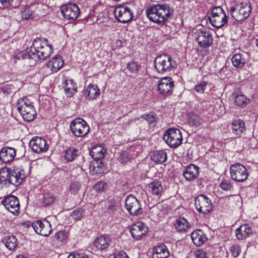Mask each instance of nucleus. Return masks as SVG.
Wrapping results in <instances>:
<instances>
[{"label":"nucleus","mask_w":258,"mask_h":258,"mask_svg":"<svg viewBox=\"0 0 258 258\" xmlns=\"http://www.w3.org/2000/svg\"><path fill=\"white\" fill-rule=\"evenodd\" d=\"M234 101L237 106L241 107L245 106L250 102L249 99L241 91H237L235 94Z\"/></svg>","instance_id":"nucleus-34"},{"label":"nucleus","mask_w":258,"mask_h":258,"mask_svg":"<svg viewBox=\"0 0 258 258\" xmlns=\"http://www.w3.org/2000/svg\"><path fill=\"white\" fill-rule=\"evenodd\" d=\"M148 228L145 224L141 222H137L133 224L130 228L132 237L136 239H141L147 232Z\"/></svg>","instance_id":"nucleus-18"},{"label":"nucleus","mask_w":258,"mask_h":258,"mask_svg":"<svg viewBox=\"0 0 258 258\" xmlns=\"http://www.w3.org/2000/svg\"><path fill=\"white\" fill-rule=\"evenodd\" d=\"M251 11V5L248 2H243L235 7H232L229 10L231 16L237 21H241L247 18Z\"/></svg>","instance_id":"nucleus-4"},{"label":"nucleus","mask_w":258,"mask_h":258,"mask_svg":"<svg viewBox=\"0 0 258 258\" xmlns=\"http://www.w3.org/2000/svg\"><path fill=\"white\" fill-rule=\"evenodd\" d=\"M90 172L92 175H100L103 173V170L101 167H98L94 162L89 166Z\"/></svg>","instance_id":"nucleus-48"},{"label":"nucleus","mask_w":258,"mask_h":258,"mask_svg":"<svg viewBox=\"0 0 258 258\" xmlns=\"http://www.w3.org/2000/svg\"><path fill=\"white\" fill-rule=\"evenodd\" d=\"M84 95L88 100H94L100 95V91L96 84H90L84 90Z\"/></svg>","instance_id":"nucleus-20"},{"label":"nucleus","mask_w":258,"mask_h":258,"mask_svg":"<svg viewBox=\"0 0 258 258\" xmlns=\"http://www.w3.org/2000/svg\"><path fill=\"white\" fill-rule=\"evenodd\" d=\"M190 121H192V123L195 125H198L201 123L200 119L196 115H192L190 117Z\"/></svg>","instance_id":"nucleus-60"},{"label":"nucleus","mask_w":258,"mask_h":258,"mask_svg":"<svg viewBox=\"0 0 258 258\" xmlns=\"http://www.w3.org/2000/svg\"><path fill=\"white\" fill-rule=\"evenodd\" d=\"M6 247L10 250H14L18 245V240L14 235L6 236L2 239Z\"/></svg>","instance_id":"nucleus-36"},{"label":"nucleus","mask_w":258,"mask_h":258,"mask_svg":"<svg viewBox=\"0 0 258 258\" xmlns=\"http://www.w3.org/2000/svg\"><path fill=\"white\" fill-rule=\"evenodd\" d=\"M9 169L4 168L0 170V184L2 186L9 185Z\"/></svg>","instance_id":"nucleus-40"},{"label":"nucleus","mask_w":258,"mask_h":258,"mask_svg":"<svg viewBox=\"0 0 258 258\" xmlns=\"http://www.w3.org/2000/svg\"><path fill=\"white\" fill-rule=\"evenodd\" d=\"M106 150L101 146H96L92 149L91 155L95 160H100L106 155Z\"/></svg>","instance_id":"nucleus-37"},{"label":"nucleus","mask_w":258,"mask_h":258,"mask_svg":"<svg viewBox=\"0 0 258 258\" xmlns=\"http://www.w3.org/2000/svg\"><path fill=\"white\" fill-rule=\"evenodd\" d=\"M149 191L154 195L159 197L163 191L161 182L159 181H154L149 184Z\"/></svg>","instance_id":"nucleus-35"},{"label":"nucleus","mask_w":258,"mask_h":258,"mask_svg":"<svg viewBox=\"0 0 258 258\" xmlns=\"http://www.w3.org/2000/svg\"><path fill=\"white\" fill-rule=\"evenodd\" d=\"M150 158L156 164H162L167 159V153L163 150H158L151 154Z\"/></svg>","instance_id":"nucleus-28"},{"label":"nucleus","mask_w":258,"mask_h":258,"mask_svg":"<svg viewBox=\"0 0 258 258\" xmlns=\"http://www.w3.org/2000/svg\"><path fill=\"white\" fill-rule=\"evenodd\" d=\"M175 229L180 232H187L190 228V225L187 220L183 217L179 218L174 224Z\"/></svg>","instance_id":"nucleus-33"},{"label":"nucleus","mask_w":258,"mask_h":258,"mask_svg":"<svg viewBox=\"0 0 258 258\" xmlns=\"http://www.w3.org/2000/svg\"><path fill=\"white\" fill-rule=\"evenodd\" d=\"M95 163V165L97 166H98V167H101L102 170H103V173L104 172L105 169H104V165L101 160H95V162H94Z\"/></svg>","instance_id":"nucleus-61"},{"label":"nucleus","mask_w":258,"mask_h":258,"mask_svg":"<svg viewBox=\"0 0 258 258\" xmlns=\"http://www.w3.org/2000/svg\"><path fill=\"white\" fill-rule=\"evenodd\" d=\"M111 242L109 236L103 235L98 237L95 240L94 244L99 250H104L108 247Z\"/></svg>","instance_id":"nucleus-24"},{"label":"nucleus","mask_w":258,"mask_h":258,"mask_svg":"<svg viewBox=\"0 0 258 258\" xmlns=\"http://www.w3.org/2000/svg\"><path fill=\"white\" fill-rule=\"evenodd\" d=\"M195 205L199 213L207 215L213 210L211 200L206 196L200 195L195 199Z\"/></svg>","instance_id":"nucleus-8"},{"label":"nucleus","mask_w":258,"mask_h":258,"mask_svg":"<svg viewBox=\"0 0 258 258\" xmlns=\"http://www.w3.org/2000/svg\"><path fill=\"white\" fill-rule=\"evenodd\" d=\"M32 15V11L29 7H25L21 11V17L23 19H29Z\"/></svg>","instance_id":"nucleus-56"},{"label":"nucleus","mask_w":258,"mask_h":258,"mask_svg":"<svg viewBox=\"0 0 258 258\" xmlns=\"http://www.w3.org/2000/svg\"><path fill=\"white\" fill-rule=\"evenodd\" d=\"M113 258H129L126 253L123 251H120L114 255Z\"/></svg>","instance_id":"nucleus-59"},{"label":"nucleus","mask_w":258,"mask_h":258,"mask_svg":"<svg viewBox=\"0 0 258 258\" xmlns=\"http://www.w3.org/2000/svg\"><path fill=\"white\" fill-rule=\"evenodd\" d=\"M141 118L146 120L149 124L155 122L157 119V116L154 113L143 114Z\"/></svg>","instance_id":"nucleus-50"},{"label":"nucleus","mask_w":258,"mask_h":258,"mask_svg":"<svg viewBox=\"0 0 258 258\" xmlns=\"http://www.w3.org/2000/svg\"><path fill=\"white\" fill-rule=\"evenodd\" d=\"M47 40L43 41L40 38L35 39L31 48L25 50V58L37 60L45 59L49 57L52 52L51 46L47 44Z\"/></svg>","instance_id":"nucleus-2"},{"label":"nucleus","mask_w":258,"mask_h":258,"mask_svg":"<svg viewBox=\"0 0 258 258\" xmlns=\"http://www.w3.org/2000/svg\"><path fill=\"white\" fill-rule=\"evenodd\" d=\"M80 151L74 148L70 147L65 151L64 159L68 162L75 160L80 154Z\"/></svg>","instance_id":"nucleus-38"},{"label":"nucleus","mask_w":258,"mask_h":258,"mask_svg":"<svg viewBox=\"0 0 258 258\" xmlns=\"http://www.w3.org/2000/svg\"><path fill=\"white\" fill-rule=\"evenodd\" d=\"M2 5L5 8L12 7L17 8L20 5V0H0Z\"/></svg>","instance_id":"nucleus-41"},{"label":"nucleus","mask_w":258,"mask_h":258,"mask_svg":"<svg viewBox=\"0 0 258 258\" xmlns=\"http://www.w3.org/2000/svg\"><path fill=\"white\" fill-rule=\"evenodd\" d=\"M9 185L12 184L15 185H18L24 179L23 175H19L17 173L19 172L17 170H11L9 169Z\"/></svg>","instance_id":"nucleus-32"},{"label":"nucleus","mask_w":258,"mask_h":258,"mask_svg":"<svg viewBox=\"0 0 258 258\" xmlns=\"http://www.w3.org/2000/svg\"><path fill=\"white\" fill-rule=\"evenodd\" d=\"M199 170L198 166L190 164L184 170L183 175L186 180L191 181L198 177L199 174Z\"/></svg>","instance_id":"nucleus-22"},{"label":"nucleus","mask_w":258,"mask_h":258,"mask_svg":"<svg viewBox=\"0 0 258 258\" xmlns=\"http://www.w3.org/2000/svg\"><path fill=\"white\" fill-rule=\"evenodd\" d=\"M14 86L11 84H4L1 88L0 90L3 93L6 95H9L12 93L14 90Z\"/></svg>","instance_id":"nucleus-52"},{"label":"nucleus","mask_w":258,"mask_h":258,"mask_svg":"<svg viewBox=\"0 0 258 258\" xmlns=\"http://www.w3.org/2000/svg\"><path fill=\"white\" fill-rule=\"evenodd\" d=\"M32 223H31L30 221H26V222H24L23 223V225L26 227H29L30 226H32Z\"/></svg>","instance_id":"nucleus-63"},{"label":"nucleus","mask_w":258,"mask_h":258,"mask_svg":"<svg viewBox=\"0 0 258 258\" xmlns=\"http://www.w3.org/2000/svg\"><path fill=\"white\" fill-rule=\"evenodd\" d=\"M68 237V233L64 230H60L57 232L54 236V238L61 242H64L67 241Z\"/></svg>","instance_id":"nucleus-42"},{"label":"nucleus","mask_w":258,"mask_h":258,"mask_svg":"<svg viewBox=\"0 0 258 258\" xmlns=\"http://www.w3.org/2000/svg\"><path fill=\"white\" fill-rule=\"evenodd\" d=\"M154 62L157 72L162 74L170 72L176 67L175 61L168 54L158 56L155 59Z\"/></svg>","instance_id":"nucleus-3"},{"label":"nucleus","mask_w":258,"mask_h":258,"mask_svg":"<svg viewBox=\"0 0 258 258\" xmlns=\"http://www.w3.org/2000/svg\"><path fill=\"white\" fill-rule=\"evenodd\" d=\"M173 14L174 10L168 4L154 5L146 10V15L151 21L162 25L172 19Z\"/></svg>","instance_id":"nucleus-1"},{"label":"nucleus","mask_w":258,"mask_h":258,"mask_svg":"<svg viewBox=\"0 0 258 258\" xmlns=\"http://www.w3.org/2000/svg\"><path fill=\"white\" fill-rule=\"evenodd\" d=\"M119 209V203L114 199H111L109 201L108 210L109 212H111L113 214L115 213V212Z\"/></svg>","instance_id":"nucleus-46"},{"label":"nucleus","mask_w":258,"mask_h":258,"mask_svg":"<svg viewBox=\"0 0 258 258\" xmlns=\"http://www.w3.org/2000/svg\"><path fill=\"white\" fill-rule=\"evenodd\" d=\"M68 258H89V257L84 253H75L70 254Z\"/></svg>","instance_id":"nucleus-57"},{"label":"nucleus","mask_w":258,"mask_h":258,"mask_svg":"<svg viewBox=\"0 0 258 258\" xmlns=\"http://www.w3.org/2000/svg\"><path fill=\"white\" fill-rule=\"evenodd\" d=\"M232 133L237 137L245 130V123L241 119H235L231 123Z\"/></svg>","instance_id":"nucleus-26"},{"label":"nucleus","mask_w":258,"mask_h":258,"mask_svg":"<svg viewBox=\"0 0 258 258\" xmlns=\"http://www.w3.org/2000/svg\"><path fill=\"white\" fill-rule=\"evenodd\" d=\"M174 86V81L172 78L165 77L158 82L157 91L162 97L168 96L172 94Z\"/></svg>","instance_id":"nucleus-11"},{"label":"nucleus","mask_w":258,"mask_h":258,"mask_svg":"<svg viewBox=\"0 0 258 258\" xmlns=\"http://www.w3.org/2000/svg\"><path fill=\"white\" fill-rule=\"evenodd\" d=\"M107 187V184L104 181H99L94 185V189L97 192H102Z\"/></svg>","instance_id":"nucleus-51"},{"label":"nucleus","mask_w":258,"mask_h":258,"mask_svg":"<svg viewBox=\"0 0 258 258\" xmlns=\"http://www.w3.org/2000/svg\"><path fill=\"white\" fill-rule=\"evenodd\" d=\"M252 233V229L251 227L248 224H244L236 229L235 234L237 239H243Z\"/></svg>","instance_id":"nucleus-29"},{"label":"nucleus","mask_w":258,"mask_h":258,"mask_svg":"<svg viewBox=\"0 0 258 258\" xmlns=\"http://www.w3.org/2000/svg\"><path fill=\"white\" fill-rule=\"evenodd\" d=\"M163 139L170 148H176L182 142L181 132L177 128H169L165 132Z\"/></svg>","instance_id":"nucleus-5"},{"label":"nucleus","mask_w":258,"mask_h":258,"mask_svg":"<svg viewBox=\"0 0 258 258\" xmlns=\"http://www.w3.org/2000/svg\"><path fill=\"white\" fill-rule=\"evenodd\" d=\"M119 156L118 158V161L122 164H126L130 160L128 154L127 152H121L119 153Z\"/></svg>","instance_id":"nucleus-53"},{"label":"nucleus","mask_w":258,"mask_h":258,"mask_svg":"<svg viewBox=\"0 0 258 258\" xmlns=\"http://www.w3.org/2000/svg\"><path fill=\"white\" fill-rule=\"evenodd\" d=\"M196 258H208L207 253L203 250H198L196 252Z\"/></svg>","instance_id":"nucleus-58"},{"label":"nucleus","mask_w":258,"mask_h":258,"mask_svg":"<svg viewBox=\"0 0 258 258\" xmlns=\"http://www.w3.org/2000/svg\"><path fill=\"white\" fill-rule=\"evenodd\" d=\"M62 86L68 97L73 96L77 92V87L73 79H67L65 80L62 83Z\"/></svg>","instance_id":"nucleus-30"},{"label":"nucleus","mask_w":258,"mask_h":258,"mask_svg":"<svg viewBox=\"0 0 258 258\" xmlns=\"http://www.w3.org/2000/svg\"><path fill=\"white\" fill-rule=\"evenodd\" d=\"M83 212V210L82 209L78 208L73 211L71 215L73 219L78 220L81 218Z\"/></svg>","instance_id":"nucleus-55"},{"label":"nucleus","mask_w":258,"mask_h":258,"mask_svg":"<svg viewBox=\"0 0 258 258\" xmlns=\"http://www.w3.org/2000/svg\"><path fill=\"white\" fill-rule=\"evenodd\" d=\"M63 64L64 62L61 56H54L46 63V66L52 72H56L62 68Z\"/></svg>","instance_id":"nucleus-27"},{"label":"nucleus","mask_w":258,"mask_h":258,"mask_svg":"<svg viewBox=\"0 0 258 258\" xmlns=\"http://www.w3.org/2000/svg\"><path fill=\"white\" fill-rule=\"evenodd\" d=\"M209 20L212 25L216 28H220L227 23L226 14L220 6L212 8Z\"/></svg>","instance_id":"nucleus-6"},{"label":"nucleus","mask_w":258,"mask_h":258,"mask_svg":"<svg viewBox=\"0 0 258 258\" xmlns=\"http://www.w3.org/2000/svg\"><path fill=\"white\" fill-rule=\"evenodd\" d=\"M249 59V54L245 52L235 54L231 58L234 67L238 69L242 68Z\"/></svg>","instance_id":"nucleus-19"},{"label":"nucleus","mask_w":258,"mask_h":258,"mask_svg":"<svg viewBox=\"0 0 258 258\" xmlns=\"http://www.w3.org/2000/svg\"><path fill=\"white\" fill-rule=\"evenodd\" d=\"M219 186L223 190H230L233 188L232 183L230 179H223L221 181Z\"/></svg>","instance_id":"nucleus-43"},{"label":"nucleus","mask_w":258,"mask_h":258,"mask_svg":"<svg viewBox=\"0 0 258 258\" xmlns=\"http://www.w3.org/2000/svg\"><path fill=\"white\" fill-rule=\"evenodd\" d=\"M16 258H26V257L24 256L23 255H19Z\"/></svg>","instance_id":"nucleus-64"},{"label":"nucleus","mask_w":258,"mask_h":258,"mask_svg":"<svg viewBox=\"0 0 258 258\" xmlns=\"http://www.w3.org/2000/svg\"><path fill=\"white\" fill-rule=\"evenodd\" d=\"M114 15L116 19L120 22L126 23L131 21L133 14L131 9L127 6H123L116 8L114 10Z\"/></svg>","instance_id":"nucleus-14"},{"label":"nucleus","mask_w":258,"mask_h":258,"mask_svg":"<svg viewBox=\"0 0 258 258\" xmlns=\"http://www.w3.org/2000/svg\"><path fill=\"white\" fill-rule=\"evenodd\" d=\"M16 155V152L14 148L11 147H5L0 152V159L4 163L12 161Z\"/></svg>","instance_id":"nucleus-23"},{"label":"nucleus","mask_w":258,"mask_h":258,"mask_svg":"<svg viewBox=\"0 0 258 258\" xmlns=\"http://www.w3.org/2000/svg\"><path fill=\"white\" fill-rule=\"evenodd\" d=\"M55 200L54 196L50 193L44 194L43 204L45 206H47L52 204Z\"/></svg>","instance_id":"nucleus-45"},{"label":"nucleus","mask_w":258,"mask_h":258,"mask_svg":"<svg viewBox=\"0 0 258 258\" xmlns=\"http://www.w3.org/2000/svg\"><path fill=\"white\" fill-rule=\"evenodd\" d=\"M17 106L18 111L29 107H33L32 102L27 97L19 99L17 102Z\"/></svg>","instance_id":"nucleus-39"},{"label":"nucleus","mask_w":258,"mask_h":258,"mask_svg":"<svg viewBox=\"0 0 258 258\" xmlns=\"http://www.w3.org/2000/svg\"><path fill=\"white\" fill-rule=\"evenodd\" d=\"M2 204L14 215L19 214L20 204L18 199L16 196L11 195L5 198L2 201Z\"/></svg>","instance_id":"nucleus-15"},{"label":"nucleus","mask_w":258,"mask_h":258,"mask_svg":"<svg viewBox=\"0 0 258 258\" xmlns=\"http://www.w3.org/2000/svg\"><path fill=\"white\" fill-rule=\"evenodd\" d=\"M208 83L206 81H202L195 87V90L198 94H203L204 93L207 88Z\"/></svg>","instance_id":"nucleus-49"},{"label":"nucleus","mask_w":258,"mask_h":258,"mask_svg":"<svg viewBox=\"0 0 258 258\" xmlns=\"http://www.w3.org/2000/svg\"><path fill=\"white\" fill-rule=\"evenodd\" d=\"M14 170H17L19 172V173H17V174H19V175H21H21H23L24 176V178H25V175L24 174L25 172H24V170L17 169H15Z\"/></svg>","instance_id":"nucleus-62"},{"label":"nucleus","mask_w":258,"mask_h":258,"mask_svg":"<svg viewBox=\"0 0 258 258\" xmlns=\"http://www.w3.org/2000/svg\"><path fill=\"white\" fill-rule=\"evenodd\" d=\"M81 187V184L78 181H74L71 183L69 186V191L72 194L76 195Z\"/></svg>","instance_id":"nucleus-47"},{"label":"nucleus","mask_w":258,"mask_h":258,"mask_svg":"<svg viewBox=\"0 0 258 258\" xmlns=\"http://www.w3.org/2000/svg\"><path fill=\"white\" fill-rule=\"evenodd\" d=\"M230 172L232 179L238 182L245 181L248 176L245 167L240 163L232 165L230 168Z\"/></svg>","instance_id":"nucleus-10"},{"label":"nucleus","mask_w":258,"mask_h":258,"mask_svg":"<svg viewBox=\"0 0 258 258\" xmlns=\"http://www.w3.org/2000/svg\"><path fill=\"white\" fill-rule=\"evenodd\" d=\"M230 251L232 255L234 257H237L238 256L241 252V248L239 245L237 244H234L230 247Z\"/></svg>","instance_id":"nucleus-54"},{"label":"nucleus","mask_w":258,"mask_h":258,"mask_svg":"<svg viewBox=\"0 0 258 258\" xmlns=\"http://www.w3.org/2000/svg\"><path fill=\"white\" fill-rule=\"evenodd\" d=\"M29 146L36 153H44L49 148L46 140L39 137L33 138L29 142Z\"/></svg>","instance_id":"nucleus-17"},{"label":"nucleus","mask_w":258,"mask_h":258,"mask_svg":"<svg viewBox=\"0 0 258 258\" xmlns=\"http://www.w3.org/2000/svg\"><path fill=\"white\" fill-rule=\"evenodd\" d=\"M125 205L127 210L132 216L139 215L143 213L140 202L133 195L126 197Z\"/></svg>","instance_id":"nucleus-12"},{"label":"nucleus","mask_w":258,"mask_h":258,"mask_svg":"<svg viewBox=\"0 0 258 258\" xmlns=\"http://www.w3.org/2000/svg\"><path fill=\"white\" fill-rule=\"evenodd\" d=\"M70 129L75 136L83 137L88 134L90 127L84 119L77 118L71 122Z\"/></svg>","instance_id":"nucleus-7"},{"label":"nucleus","mask_w":258,"mask_h":258,"mask_svg":"<svg viewBox=\"0 0 258 258\" xmlns=\"http://www.w3.org/2000/svg\"><path fill=\"white\" fill-rule=\"evenodd\" d=\"M191 238L194 243L198 246L202 245L207 241L206 234L201 229H197L191 233Z\"/></svg>","instance_id":"nucleus-21"},{"label":"nucleus","mask_w":258,"mask_h":258,"mask_svg":"<svg viewBox=\"0 0 258 258\" xmlns=\"http://www.w3.org/2000/svg\"><path fill=\"white\" fill-rule=\"evenodd\" d=\"M127 69L131 73L137 74L141 68V66L137 62L131 61L127 63Z\"/></svg>","instance_id":"nucleus-44"},{"label":"nucleus","mask_w":258,"mask_h":258,"mask_svg":"<svg viewBox=\"0 0 258 258\" xmlns=\"http://www.w3.org/2000/svg\"><path fill=\"white\" fill-rule=\"evenodd\" d=\"M194 38L198 41L199 45L203 48L209 47L213 44L211 33L205 28L197 30L194 34Z\"/></svg>","instance_id":"nucleus-9"},{"label":"nucleus","mask_w":258,"mask_h":258,"mask_svg":"<svg viewBox=\"0 0 258 258\" xmlns=\"http://www.w3.org/2000/svg\"><path fill=\"white\" fill-rule=\"evenodd\" d=\"M61 13L64 19L76 20L80 15V10L76 4L70 3L61 7Z\"/></svg>","instance_id":"nucleus-13"},{"label":"nucleus","mask_w":258,"mask_h":258,"mask_svg":"<svg viewBox=\"0 0 258 258\" xmlns=\"http://www.w3.org/2000/svg\"><path fill=\"white\" fill-rule=\"evenodd\" d=\"M169 254L167 246L164 244H161L153 249L152 258H167Z\"/></svg>","instance_id":"nucleus-25"},{"label":"nucleus","mask_w":258,"mask_h":258,"mask_svg":"<svg viewBox=\"0 0 258 258\" xmlns=\"http://www.w3.org/2000/svg\"><path fill=\"white\" fill-rule=\"evenodd\" d=\"M19 112L21 113L24 120L26 121L33 120L36 115V112L34 106L28 107Z\"/></svg>","instance_id":"nucleus-31"},{"label":"nucleus","mask_w":258,"mask_h":258,"mask_svg":"<svg viewBox=\"0 0 258 258\" xmlns=\"http://www.w3.org/2000/svg\"><path fill=\"white\" fill-rule=\"evenodd\" d=\"M32 227L37 233L44 236H48L52 231L51 225L46 219L42 221L37 220L33 222Z\"/></svg>","instance_id":"nucleus-16"}]
</instances>
